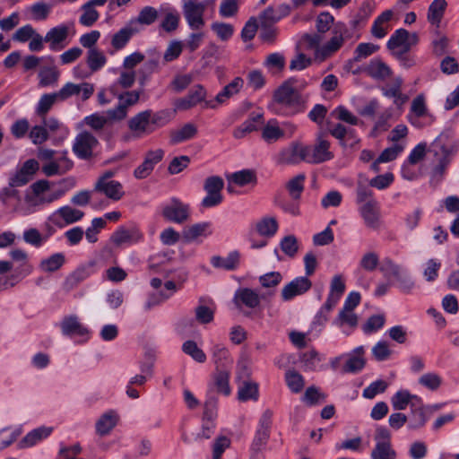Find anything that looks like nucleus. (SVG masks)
Here are the masks:
<instances>
[{"mask_svg":"<svg viewBox=\"0 0 459 459\" xmlns=\"http://www.w3.org/2000/svg\"><path fill=\"white\" fill-rule=\"evenodd\" d=\"M367 72L370 77L376 80L384 81L390 77L392 72L390 67L378 59H373L368 65Z\"/></svg>","mask_w":459,"mask_h":459,"instance_id":"nucleus-43","label":"nucleus"},{"mask_svg":"<svg viewBox=\"0 0 459 459\" xmlns=\"http://www.w3.org/2000/svg\"><path fill=\"white\" fill-rule=\"evenodd\" d=\"M196 133V126L191 123H187L181 128L170 132V143L171 144H178L190 140L195 137Z\"/></svg>","mask_w":459,"mask_h":459,"instance_id":"nucleus-44","label":"nucleus"},{"mask_svg":"<svg viewBox=\"0 0 459 459\" xmlns=\"http://www.w3.org/2000/svg\"><path fill=\"white\" fill-rule=\"evenodd\" d=\"M238 399L240 402L258 399V385L253 381H243L238 384Z\"/></svg>","mask_w":459,"mask_h":459,"instance_id":"nucleus-46","label":"nucleus"},{"mask_svg":"<svg viewBox=\"0 0 459 459\" xmlns=\"http://www.w3.org/2000/svg\"><path fill=\"white\" fill-rule=\"evenodd\" d=\"M230 183H234L237 186H244L251 183L256 182V177L254 171L249 169H243L231 174L228 178Z\"/></svg>","mask_w":459,"mask_h":459,"instance_id":"nucleus-56","label":"nucleus"},{"mask_svg":"<svg viewBox=\"0 0 459 459\" xmlns=\"http://www.w3.org/2000/svg\"><path fill=\"white\" fill-rule=\"evenodd\" d=\"M404 149V146L400 143H395L391 147L385 149L377 160L371 165V168L375 170H378V163L389 162L394 160Z\"/></svg>","mask_w":459,"mask_h":459,"instance_id":"nucleus-52","label":"nucleus"},{"mask_svg":"<svg viewBox=\"0 0 459 459\" xmlns=\"http://www.w3.org/2000/svg\"><path fill=\"white\" fill-rule=\"evenodd\" d=\"M403 80L401 77H396L391 84L382 88L383 95L387 98H393L394 103L397 107L403 106L408 100V97L402 93L401 87Z\"/></svg>","mask_w":459,"mask_h":459,"instance_id":"nucleus-33","label":"nucleus"},{"mask_svg":"<svg viewBox=\"0 0 459 459\" xmlns=\"http://www.w3.org/2000/svg\"><path fill=\"white\" fill-rule=\"evenodd\" d=\"M205 97V89L200 84L195 85L186 97L178 99L175 101V108L178 110H187L204 101Z\"/></svg>","mask_w":459,"mask_h":459,"instance_id":"nucleus-22","label":"nucleus"},{"mask_svg":"<svg viewBox=\"0 0 459 459\" xmlns=\"http://www.w3.org/2000/svg\"><path fill=\"white\" fill-rule=\"evenodd\" d=\"M348 359L342 368L343 373H358L363 369L366 364L364 357L348 354Z\"/></svg>","mask_w":459,"mask_h":459,"instance_id":"nucleus-59","label":"nucleus"},{"mask_svg":"<svg viewBox=\"0 0 459 459\" xmlns=\"http://www.w3.org/2000/svg\"><path fill=\"white\" fill-rule=\"evenodd\" d=\"M139 33V30L135 29L129 22L116 32L111 39V46L116 49L119 50L124 48L130 39Z\"/></svg>","mask_w":459,"mask_h":459,"instance_id":"nucleus-32","label":"nucleus"},{"mask_svg":"<svg viewBox=\"0 0 459 459\" xmlns=\"http://www.w3.org/2000/svg\"><path fill=\"white\" fill-rule=\"evenodd\" d=\"M143 238V234L136 228L126 229L120 227L111 236V241L117 245L137 243Z\"/></svg>","mask_w":459,"mask_h":459,"instance_id":"nucleus-27","label":"nucleus"},{"mask_svg":"<svg viewBox=\"0 0 459 459\" xmlns=\"http://www.w3.org/2000/svg\"><path fill=\"white\" fill-rule=\"evenodd\" d=\"M311 286L312 282L307 276L297 277L282 288L281 299L284 301H289L296 296L306 293Z\"/></svg>","mask_w":459,"mask_h":459,"instance_id":"nucleus-15","label":"nucleus"},{"mask_svg":"<svg viewBox=\"0 0 459 459\" xmlns=\"http://www.w3.org/2000/svg\"><path fill=\"white\" fill-rule=\"evenodd\" d=\"M244 82L242 78L236 77L231 82L226 85L221 91H220L216 97L215 100H206L204 101V108H217L218 105L223 104L227 100L237 94L240 89L243 87Z\"/></svg>","mask_w":459,"mask_h":459,"instance_id":"nucleus-19","label":"nucleus"},{"mask_svg":"<svg viewBox=\"0 0 459 459\" xmlns=\"http://www.w3.org/2000/svg\"><path fill=\"white\" fill-rule=\"evenodd\" d=\"M84 212L69 205L60 207L49 216V221L59 227L79 221Z\"/></svg>","mask_w":459,"mask_h":459,"instance_id":"nucleus-14","label":"nucleus"},{"mask_svg":"<svg viewBox=\"0 0 459 459\" xmlns=\"http://www.w3.org/2000/svg\"><path fill=\"white\" fill-rule=\"evenodd\" d=\"M281 251L289 257H294L299 251V241L294 235H288L280 242Z\"/></svg>","mask_w":459,"mask_h":459,"instance_id":"nucleus-61","label":"nucleus"},{"mask_svg":"<svg viewBox=\"0 0 459 459\" xmlns=\"http://www.w3.org/2000/svg\"><path fill=\"white\" fill-rule=\"evenodd\" d=\"M114 121L120 120L112 118L109 115V109L107 110L104 114L95 113L84 118L85 125L96 131L103 129L107 124L112 123Z\"/></svg>","mask_w":459,"mask_h":459,"instance_id":"nucleus-45","label":"nucleus"},{"mask_svg":"<svg viewBox=\"0 0 459 459\" xmlns=\"http://www.w3.org/2000/svg\"><path fill=\"white\" fill-rule=\"evenodd\" d=\"M263 115L258 113L252 115L248 119L244 121L233 132V136L237 139H241L247 134L256 131L260 125H262Z\"/></svg>","mask_w":459,"mask_h":459,"instance_id":"nucleus-38","label":"nucleus"},{"mask_svg":"<svg viewBox=\"0 0 459 459\" xmlns=\"http://www.w3.org/2000/svg\"><path fill=\"white\" fill-rule=\"evenodd\" d=\"M371 459H396L397 454L391 443V433L386 428L379 426L376 429Z\"/></svg>","mask_w":459,"mask_h":459,"instance_id":"nucleus-5","label":"nucleus"},{"mask_svg":"<svg viewBox=\"0 0 459 459\" xmlns=\"http://www.w3.org/2000/svg\"><path fill=\"white\" fill-rule=\"evenodd\" d=\"M272 295L271 291L259 293L250 288H239L235 291L233 302L238 308H241L243 306L248 308H255L259 306L261 299H265Z\"/></svg>","mask_w":459,"mask_h":459,"instance_id":"nucleus-9","label":"nucleus"},{"mask_svg":"<svg viewBox=\"0 0 459 459\" xmlns=\"http://www.w3.org/2000/svg\"><path fill=\"white\" fill-rule=\"evenodd\" d=\"M295 79H290L281 85L274 92L275 102L286 108L287 114H294L299 111L302 100L295 83Z\"/></svg>","mask_w":459,"mask_h":459,"instance_id":"nucleus-4","label":"nucleus"},{"mask_svg":"<svg viewBox=\"0 0 459 459\" xmlns=\"http://www.w3.org/2000/svg\"><path fill=\"white\" fill-rule=\"evenodd\" d=\"M285 136V132L275 119L269 120L262 129V138L268 143H275Z\"/></svg>","mask_w":459,"mask_h":459,"instance_id":"nucleus-41","label":"nucleus"},{"mask_svg":"<svg viewBox=\"0 0 459 459\" xmlns=\"http://www.w3.org/2000/svg\"><path fill=\"white\" fill-rule=\"evenodd\" d=\"M49 188V182L48 180H39L30 186L32 194L27 193L25 195V202L30 205H38L44 199H39L38 195Z\"/></svg>","mask_w":459,"mask_h":459,"instance_id":"nucleus-49","label":"nucleus"},{"mask_svg":"<svg viewBox=\"0 0 459 459\" xmlns=\"http://www.w3.org/2000/svg\"><path fill=\"white\" fill-rule=\"evenodd\" d=\"M53 432L52 427L41 426L27 433L19 443V448L32 447L43 439H46Z\"/></svg>","mask_w":459,"mask_h":459,"instance_id":"nucleus-26","label":"nucleus"},{"mask_svg":"<svg viewBox=\"0 0 459 459\" xmlns=\"http://www.w3.org/2000/svg\"><path fill=\"white\" fill-rule=\"evenodd\" d=\"M333 324L341 328L349 326L352 330L358 325V316L352 310L342 308Z\"/></svg>","mask_w":459,"mask_h":459,"instance_id":"nucleus-51","label":"nucleus"},{"mask_svg":"<svg viewBox=\"0 0 459 459\" xmlns=\"http://www.w3.org/2000/svg\"><path fill=\"white\" fill-rule=\"evenodd\" d=\"M230 377V373L228 369H216L211 389L215 388L218 393L229 396L231 394Z\"/></svg>","mask_w":459,"mask_h":459,"instance_id":"nucleus-37","label":"nucleus"},{"mask_svg":"<svg viewBox=\"0 0 459 459\" xmlns=\"http://www.w3.org/2000/svg\"><path fill=\"white\" fill-rule=\"evenodd\" d=\"M224 187V181L219 176L208 177L204 183V189L206 195L201 202L203 208H212L218 206L223 201L222 189Z\"/></svg>","mask_w":459,"mask_h":459,"instance_id":"nucleus-7","label":"nucleus"},{"mask_svg":"<svg viewBox=\"0 0 459 459\" xmlns=\"http://www.w3.org/2000/svg\"><path fill=\"white\" fill-rule=\"evenodd\" d=\"M285 380L288 387L293 393L300 392L304 387L303 377L295 370H289L285 374Z\"/></svg>","mask_w":459,"mask_h":459,"instance_id":"nucleus-63","label":"nucleus"},{"mask_svg":"<svg viewBox=\"0 0 459 459\" xmlns=\"http://www.w3.org/2000/svg\"><path fill=\"white\" fill-rule=\"evenodd\" d=\"M304 180L305 176L303 174H299L293 178H291L287 184V189L290 193V195L294 200H299L301 193L304 190Z\"/></svg>","mask_w":459,"mask_h":459,"instance_id":"nucleus-62","label":"nucleus"},{"mask_svg":"<svg viewBox=\"0 0 459 459\" xmlns=\"http://www.w3.org/2000/svg\"><path fill=\"white\" fill-rule=\"evenodd\" d=\"M65 257L63 253H55L50 256L41 260L39 268L45 273H53L63 266Z\"/></svg>","mask_w":459,"mask_h":459,"instance_id":"nucleus-48","label":"nucleus"},{"mask_svg":"<svg viewBox=\"0 0 459 459\" xmlns=\"http://www.w3.org/2000/svg\"><path fill=\"white\" fill-rule=\"evenodd\" d=\"M459 149V141L453 139L449 132L441 133L430 144L429 152L435 158L431 169V180L439 183L445 174L448 165Z\"/></svg>","mask_w":459,"mask_h":459,"instance_id":"nucleus-1","label":"nucleus"},{"mask_svg":"<svg viewBox=\"0 0 459 459\" xmlns=\"http://www.w3.org/2000/svg\"><path fill=\"white\" fill-rule=\"evenodd\" d=\"M81 11L82 14L79 18V22L85 27L92 26L100 17L98 11L88 2L82 5Z\"/></svg>","mask_w":459,"mask_h":459,"instance_id":"nucleus-55","label":"nucleus"},{"mask_svg":"<svg viewBox=\"0 0 459 459\" xmlns=\"http://www.w3.org/2000/svg\"><path fill=\"white\" fill-rule=\"evenodd\" d=\"M97 144V138L92 134L83 131L76 135L73 145V152L78 158L88 160L92 156L93 149Z\"/></svg>","mask_w":459,"mask_h":459,"instance_id":"nucleus-10","label":"nucleus"},{"mask_svg":"<svg viewBox=\"0 0 459 459\" xmlns=\"http://www.w3.org/2000/svg\"><path fill=\"white\" fill-rule=\"evenodd\" d=\"M211 352L216 369H228V367L233 363L229 350L222 344L214 343L211 348Z\"/></svg>","mask_w":459,"mask_h":459,"instance_id":"nucleus-29","label":"nucleus"},{"mask_svg":"<svg viewBox=\"0 0 459 459\" xmlns=\"http://www.w3.org/2000/svg\"><path fill=\"white\" fill-rule=\"evenodd\" d=\"M160 59V54L156 53L152 58L146 61L143 65L139 69L138 82L141 87H143L150 79V76L154 73L158 67Z\"/></svg>","mask_w":459,"mask_h":459,"instance_id":"nucleus-42","label":"nucleus"},{"mask_svg":"<svg viewBox=\"0 0 459 459\" xmlns=\"http://www.w3.org/2000/svg\"><path fill=\"white\" fill-rule=\"evenodd\" d=\"M96 192L105 195L107 197L117 201L124 195L122 185L118 181L103 182L97 181L94 186Z\"/></svg>","mask_w":459,"mask_h":459,"instance_id":"nucleus-30","label":"nucleus"},{"mask_svg":"<svg viewBox=\"0 0 459 459\" xmlns=\"http://www.w3.org/2000/svg\"><path fill=\"white\" fill-rule=\"evenodd\" d=\"M380 271L387 278L394 277L398 282L399 288L404 292H410L414 287V281L403 266L394 263L390 258H385L380 266Z\"/></svg>","mask_w":459,"mask_h":459,"instance_id":"nucleus-6","label":"nucleus"},{"mask_svg":"<svg viewBox=\"0 0 459 459\" xmlns=\"http://www.w3.org/2000/svg\"><path fill=\"white\" fill-rule=\"evenodd\" d=\"M211 30L222 41L229 40L234 33L233 25L222 22H212L211 24Z\"/></svg>","mask_w":459,"mask_h":459,"instance_id":"nucleus-60","label":"nucleus"},{"mask_svg":"<svg viewBox=\"0 0 459 459\" xmlns=\"http://www.w3.org/2000/svg\"><path fill=\"white\" fill-rule=\"evenodd\" d=\"M393 16V12L391 10H386L383 12L373 22L371 27V33L377 39L384 38L389 29V21Z\"/></svg>","mask_w":459,"mask_h":459,"instance_id":"nucleus-39","label":"nucleus"},{"mask_svg":"<svg viewBox=\"0 0 459 459\" xmlns=\"http://www.w3.org/2000/svg\"><path fill=\"white\" fill-rule=\"evenodd\" d=\"M60 73L56 66L42 67L39 73V85L47 87L55 85L59 78Z\"/></svg>","mask_w":459,"mask_h":459,"instance_id":"nucleus-53","label":"nucleus"},{"mask_svg":"<svg viewBox=\"0 0 459 459\" xmlns=\"http://www.w3.org/2000/svg\"><path fill=\"white\" fill-rule=\"evenodd\" d=\"M182 351L198 363L206 361V355L195 342L188 340L182 344Z\"/></svg>","mask_w":459,"mask_h":459,"instance_id":"nucleus-58","label":"nucleus"},{"mask_svg":"<svg viewBox=\"0 0 459 459\" xmlns=\"http://www.w3.org/2000/svg\"><path fill=\"white\" fill-rule=\"evenodd\" d=\"M420 402V397L411 394L408 390L402 389L396 392L391 398V404L395 411H403L408 405Z\"/></svg>","mask_w":459,"mask_h":459,"instance_id":"nucleus-34","label":"nucleus"},{"mask_svg":"<svg viewBox=\"0 0 459 459\" xmlns=\"http://www.w3.org/2000/svg\"><path fill=\"white\" fill-rule=\"evenodd\" d=\"M411 417L408 424L410 429H417L422 428L429 419V413L423 404L422 400L411 404Z\"/></svg>","mask_w":459,"mask_h":459,"instance_id":"nucleus-31","label":"nucleus"},{"mask_svg":"<svg viewBox=\"0 0 459 459\" xmlns=\"http://www.w3.org/2000/svg\"><path fill=\"white\" fill-rule=\"evenodd\" d=\"M330 143L319 136L313 147H307V162L322 163L333 158V154L329 151Z\"/></svg>","mask_w":459,"mask_h":459,"instance_id":"nucleus-16","label":"nucleus"},{"mask_svg":"<svg viewBox=\"0 0 459 459\" xmlns=\"http://www.w3.org/2000/svg\"><path fill=\"white\" fill-rule=\"evenodd\" d=\"M212 234L210 222H200L186 227L182 232L187 242H192L199 237H207Z\"/></svg>","mask_w":459,"mask_h":459,"instance_id":"nucleus-36","label":"nucleus"},{"mask_svg":"<svg viewBox=\"0 0 459 459\" xmlns=\"http://www.w3.org/2000/svg\"><path fill=\"white\" fill-rule=\"evenodd\" d=\"M356 25V21H353L351 26L342 22L334 24L333 37L327 43L316 49V57L324 60L337 52L346 42L351 41V44H353L359 38L355 30Z\"/></svg>","mask_w":459,"mask_h":459,"instance_id":"nucleus-2","label":"nucleus"},{"mask_svg":"<svg viewBox=\"0 0 459 459\" xmlns=\"http://www.w3.org/2000/svg\"><path fill=\"white\" fill-rule=\"evenodd\" d=\"M307 146L294 143L281 151L277 156V162L280 164L293 165L300 161L307 162Z\"/></svg>","mask_w":459,"mask_h":459,"instance_id":"nucleus-12","label":"nucleus"},{"mask_svg":"<svg viewBox=\"0 0 459 459\" xmlns=\"http://www.w3.org/2000/svg\"><path fill=\"white\" fill-rule=\"evenodd\" d=\"M143 91V90H138L127 91L121 93L118 96L119 104L116 108L109 109L111 117L119 120L124 119L127 115L128 107L134 106L139 101Z\"/></svg>","mask_w":459,"mask_h":459,"instance_id":"nucleus-13","label":"nucleus"},{"mask_svg":"<svg viewBox=\"0 0 459 459\" xmlns=\"http://www.w3.org/2000/svg\"><path fill=\"white\" fill-rule=\"evenodd\" d=\"M255 229L259 235L271 238L277 232L278 223L273 217H264L256 223Z\"/></svg>","mask_w":459,"mask_h":459,"instance_id":"nucleus-54","label":"nucleus"},{"mask_svg":"<svg viewBox=\"0 0 459 459\" xmlns=\"http://www.w3.org/2000/svg\"><path fill=\"white\" fill-rule=\"evenodd\" d=\"M215 4L216 0H182V13L188 27L193 30L202 29L205 25V11H213Z\"/></svg>","mask_w":459,"mask_h":459,"instance_id":"nucleus-3","label":"nucleus"},{"mask_svg":"<svg viewBox=\"0 0 459 459\" xmlns=\"http://www.w3.org/2000/svg\"><path fill=\"white\" fill-rule=\"evenodd\" d=\"M272 415L270 411H265L259 420L258 428L252 443V449L255 452L262 451L267 444L270 437Z\"/></svg>","mask_w":459,"mask_h":459,"instance_id":"nucleus-11","label":"nucleus"},{"mask_svg":"<svg viewBox=\"0 0 459 459\" xmlns=\"http://www.w3.org/2000/svg\"><path fill=\"white\" fill-rule=\"evenodd\" d=\"M151 115L150 109L139 112L128 120L129 129L137 136L152 133L155 128L151 126Z\"/></svg>","mask_w":459,"mask_h":459,"instance_id":"nucleus-18","label":"nucleus"},{"mask_svg":"<svg viewBox=\"0 0 459 459\" xmlns=\"http://www.w3.org/2000/svg\"><path fill=\"white\" fill-rule=\"evenodd\" d=\"M159 17L158 11L152 6L143 7L137 17L133 18L129 22L139 32L143 30V26H150L153 24Z\"/></svg>","mask_w":459,"mask_h":459,"instance_id":"nucleus-28","label":"nucleus"},{"mask_svg":"<svg viewBox=\"0 0 459 459\" xmlns=\"http://www.w3.org/2000/svg\"><path fill=\"white\" fill-rule=\"evenodd\" d=\"M57 101L60 100L56 92L43 94L37 104L36 113L40 117H45L52 106Z\"/></svg>","mask_w":459,"mask_h":459,"instance_id":"nucleus-57","label":"nucleus"},{"mask_svg":"<svg viewBox=\"0 0 459 459\" xmlns=\"http://www.w3.org/2000/svg\"><path fill=\"white\" fill-rule=\"evenodd\" d=\"M447 3L446 0H434L428 10V21L437 27L439 26L440 22L445 13Z\"/></svg>","mask_w":459,"mask_h":459,"instance_id":"nucleus-47","label":"nucleus"},{"mask_svg":"<svg viewBox=\"0 0 459 459\" xmlns=\"http://www.w3.org/2000/svg\"><path fill=\"white\" fill-rule=\"evenodd\" d=\"M161 213L167 221L182 224L189 219L190 207L187 204L173 197L162 206Z\"/></svg>","mask_w":459,"mask_h":459,"instance_id":"nucleus-8","label":"nucleus"},{"mask_svg":"<svg viewBox=\"0 0 459 459\" xmlns=\"http://www.w3.org/2000/svg\"><path fill=\"white\" fill-rule=\"evenodd\" d=\"M409 39V32L404 29L396 30L387 41V48L394 53L397 50H405Z\"/></svg>","mask_w":459,"mask_h":459,"instance_id":"nucleus-50","label":"nucleus"},{"mask_svg":"<svg viewBox=\"0 0 459 459\" xmlns=\"http://www.w3.org/2000/svg\"><path fill=\"white\" fill-rule=\"evenodd\" d=\"M106 56L102 52L96 48H91L88 51L87 63L91 71L100 69L106 64Z\"/></svg>","mask_w":459,"mask_h":459,"instance_id":"nucleus-64","label":"nucleus"},{"mask_svg":"<svg viewBox=\"0 0 459 459\" xmlns=\"http://www.w3.org/2000/svg\"><path fill=\"white\" fill-rule=\"evenodd\" d=\"M47 229H48V230H47V233H45V234H41L35 228L28 229V230H24L22 238L27 244L31 245L35 247H39L55 232V230L49 225L47 226Z\"/></svg>","mask_w":459,"mask_h":459,"instance_id":"nucleus-35","label":"nucleus"},{"mask_svg":"<svg viewBox=\"0 0 459 459\" xmlns=\"http://www.w3.org/2000/svg\"><path fill=\"white\" fill-rule=\"evenodd\" d=\"M39 169V163L35 160H28L16 173L9 179L12 186H23L27 185Z\"/></svg>","mask_w":459,"mask_h":459,"instance_id":"nucleus-17","label":"nucleus"},{"mask_svg":"<svg viewBox=\"0 0 459 459\" xmlns=\"http://www.w3.org/2000/svg\"><path fill=\"white\" fill-rule=\"evenodd\" d=\"M239 264V254L237 251L230 252L226 257L214 255L211 258V264L214 268L227 271L235 270Z\"/></svg>","mask_w":459,"mask_h":459,"instance_id":"nucleus-40","label":"nucleus"},{"mask_svg":"<svg viewBox=\"0 0 459 459\" xmlns=\"http://www.w3.org/2000/svg\"><path fill=\"white\" fill-rule=\"evenodd\" d=\"M60 328L65 336L84 337L89 334V329L83 325L76 315L65 316L60 322Z\"/></svg>","mask_w":459,"mask_h":459,"instance_id":"nucleus-20","label":"nucleus"},{"mask_svg":"<svg viewBox=\"0 0 459 459\" xmlns=\"http://www.w3.org/2000/svg\"><path fill=\"white\" fill-rule=\"evenodd\" d=\"M69 35V26L60 24L50 29L44 37L45 42L49 43V48L53 51H59L65 47L64 43Z\"/></svg>","mask_w":459,"mask_h":459,"instance_id":"nucleus-21","label":"nucleus"},{"mask_svg":"<svg viewBox=\"0 0 459 459\" xmlns=\"http://www.w3.org/2000/svg\"><path fill=\"white\" fill-rule=\"evenodd\" d=\"M119 416L117 411L108 410L100 416L95 423V430L99 436L108 435L117 426Z\"/></svg>","mask_w":459,"mask_h":459,"instance_id":"nucleus-25","label":"nucleus"},{"mask_svg":"<svg viewBox=\"0 0 459 459\" xmlns=\"http://www.w3.org/2000/svg\"><path fill=\"white\" fill-rule=\"evenodd\" d=\"M359 213L367 227L377 229L380 224V211L377 201H369L359 208Z\"/></svg>","mask_w":459,"mask_h":459,"instance_id":"nucleus-24","label":"nucleus"},{"mask_svg":"<svg viewBox=\"0 0 459 459\" xmlns=\"http://www.w3.org/2000/svg\"><path fill=\"white\" fill-rule=\"evenodd\" d=\"M163 154L164 152L160 149L149 152L143 162L134 169V177L138 179L147 178L152 172L154 166L162 160Z\"/></svg>","mask_w":459,"mask_h":459,"instance_id":"nucleus-23","label":"nucleus"}]
</instances>
